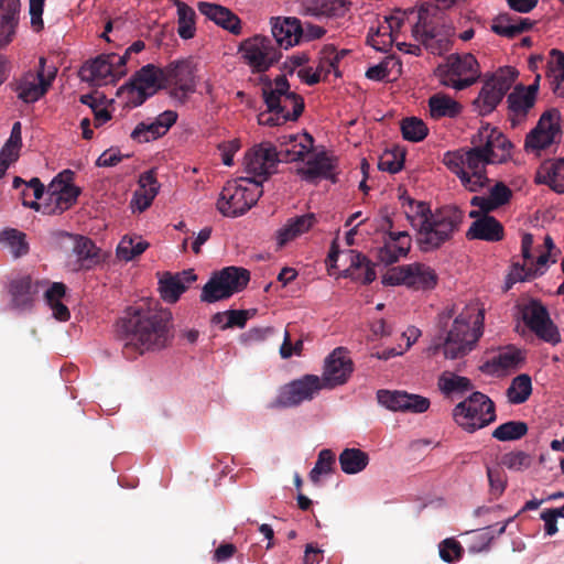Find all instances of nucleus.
Segmentation results:
<instances>
[{
    "instance_id": "nucleus-36",
    "label": "nucleus",
    "mask_w": 564,
    "mask_h": 564,
    "mask_svg": "<svg viewBox=\"0 0 564 564\" xmlns=\"http://www.w3.org/2000/svg\"><path fill=\"white\" fill-rule=\"evenodd\" d=\"M546 78L553 93L564 98V53L557 48L550 51V59L546 63Z\"/></svg>"
},
{
    "instance_id": "nucleus-59",
    "label": "nucleus",
    "mask_w": 564,
    "mask_h": 564,
    "mask_svg": "<svg viewBox=\"0 0 564 564\" xmlns=\"http://www.w3.org/2000/svg\"><path fill=\"white\" fill-rule=\"evenodd\" d=\"M501 464L510 470H522L531 465V456L522 451L506 453L501 457Z\"/></svg>"
},
{
    "instance_id": "nucleus-5",
    "label": "nucleus",
    "mask_w": 564,
    "mask_h": 564,
    "mask_svg": "<svg viewBox=\"0 0 564 564\" xmlns=\"http://www.w3.org/2000/svg\"><path fill=\"white\" fill-rule=\"evenodd\" d=\"M261 182L240 177L226 183L217 200V209L226 217L247 213L262 196Z\"/></svg>"
},
{
    "instance_id": "nucleus-12",
    "label": "nucleus",
    "mask_w": 564,
    "mask_h": 564,
    "mask_svg": "<svg viewBox=\"0 0 564 564\" xmlns=\"http://www.w3.org/2000/svg\"><path fill=\"white\" fill-rule=\"evenodd\" d=\"M46 58L40 57L39 70L36 73L28 72L12 84L18 98L25 104H32L43 97L48 90L52 82L55 79L57 69L51 67L46 70Z\"/></svg>"
},
{
    "instance_id": "nucleus-19",
    "label": "nucleus",
    "mask_w": 564,
    "mask_h": 564,
    "mask_svg": "<svg viewBox=\"0 0 564 564\" xmlns=\"http://www.w3.org/2000/svg\"><path fill=\"white\" fill-rule=\"evenodd\" d=\"M75 173L72 170H64L59 172L50 183L47 194L54 207L46 205L43 207V213L46 214H62L69 209L76 202L82 191L75 186Z\"/></svg>"
},
{
    "instance_id": "nucleus-53",
    "label": "nucleus",
    "mask_w": 564,
    "mask_h": 564,
    "mask_svg": "<svg viewBox=\"0 0 564 564\" xmlns=\"http://www.w3.org/2000/svg\"><path fill=\"white\" fill-rule=\"evenodd\" d=\"M334 464H335L334 453L328 448L322 449L318 453V457L315 463V466L310 471L311 481L316 485L319 482V478L322 475L332 474L333 469H334Z\"/></svg>"
},
{
    "instance_id": "nucleus-17",
    "label": "nucleus",
    "mask_w": 564,
    "mask_h": 564,
    "mask_svg": "<svg viewBox=\"0 0 564 564\" xmlns=\"http://www.w3.org/2000/svg\"><path fill=\"white\" fill-rule=\"evenodd\" d=\"M560 121L561 112L558 109L551 108L544 111L535 128L525 138V150L528 152H538L557 142L562 135Z\"/></svg>"
},
{
    "instance_id": "nucleus-35",
    "label": "nucleus",
    "mask_w": 564,
    "mask_h": 564,
    "mask_svg": "<svg viewBox=\"0 0 564 564\" xmlns=\"http://www.w3.org/2000/svg\"><path fill=\"white\" fill-rule=\"evenodd\" d=\"M533 22L528 18H512L509 14H500L494 20L491 30L501 36L513 39L514 36L529 31Z\"/></svg>"
},
{
    "instance_id": "nucleus-15",
    "label": "nucleus",
    "mask_w": 564,
    "mask_h": 564,
    "mask_svg": "<svg viewBox=\"0 0 564 564\" xmlns=\"http://www.w3.org/2000/svg\"><path fill=\"white\" fill-rule=\"evenodd\" d=\"M521 318L525 326L535 336L553 346L561 343V334L557 326L550 317L546 307L539 301L532 300L521 307Z\"/></svg>"
},
{
    "instance_id": "nucleus-58",
    "label": "nucleus",
    "mask_w": 564,
    "mask_h": 564,
    "mask_svg": "<svg viewBox=\"0 0 564 564\" xmlns=\"http://www.w3.org/2000/svg\"><path fill=\"white\" fill-rule=\"evenodd\" d=\"M404 164V153L400 151H387L384 152L378 163V167L381 171L389 173H398L402 170Z\"/></svg>"
},
{
    "instance_id": "nucleus-26",
    "label": "nucleus",
    "mask_w": 564,
    "mask_h": 564,
    "mask_svg": "<svg viewBox=\"0 0 564 564\" xmlns=\"http://www.w3.org/2000/svg\"><path fill=\"white\" fill-rule=\"evenodd\" d=\"M314 139L308 133L289 134L279 138L281 147L279 153L280 162H295L304 160L313 148Z\"/></svg>"
},
{
    "instance_id": "nucleus-39",
    "label": "nucleus",
    "mask_w": 564,
    "mask_h": 564,
    "mask_svg": "<svg viewBox=\"0 0 564 564\" xmlns=\"http://www.w3.org/2000/svg\"><path fill=\"white\" fill-rule=\"evenodd\" d=\"M507 102L509 110L508 119L513 128L523 122L529 111L534 107V102L531 98H527L522 95L520 88H514V90L508 95Z\"/></svg>"
},
{
    "instance_id": "nucleus-24",
    "label": "nucleus",
    "mask_w": 564,
    "mask_h": 564,
    "mask_svg": "<svg viewBox=\"0 0 564 564\" xmlns=\"http://www.w3.org/2000/svg\"><path fill=\"white\" fill-rule=\"evenodd\" d=\"M115 57L116 54H101L95 59L86 62L79 70L82 79L96 85L113 82L116 79L113 75Z\"/></svg>"
},
{
    "instance_id": "nucleus-30",
    "label": "nucleus",
    "mask_w": 564,
    "mask_h": 564,
    "mask_svg": "<svg viewBox=\"0 0 564 564\" xmlns=\"http://www.w3.org/2000/svg\"><path fill=\"white\" fill-rule=\"evenodd\" d=\"M199 12L217 25L238 35L241 33V20L228 8L210 2H199Z\"/></svg>"
},
{
    "instance_id": "nucleus-22",
    "label": "nucleus",
    "mask_w": 564,
    "mask_h": 564,
    "mask_svg": "<svg viewBox=\"0 0 564 564\" xmlns=\"http://www.w3.org/2000/svg\"><path fill=\"white\" fill-rule=\"evenodd\" d=\"M426 14L427 10L425 9L419 11V21L412 30L413 34L432 54L442 55L449 50V34L442 33L441 30L427 22Z\"/></svg>"
},
{
    "instance_id": "nucleus-33",
    "label": "nucleus",
    "mask_w": 564,
    "mask_h": 564,
    "mask_svg": "<svg viewBox=\"0 0 564 564\" xmlns=\"http://www.w3.org/2000/svg\"><path fill=\"white\" fill-rule=\"evenodd\" d=\"M316 223L314 214L308 213L290 218L286 224L278 231V245L280 247L295 239L300 235L308 231Z\"/></svg>"
},
{
    "instance_id": "nucleus-54",
    "label": "nucleus",
    "mask_w": 564,
    "mask_h": 564,
    "mask_svg": "<svg viewBox=\"0 0 564 564\" xmlns=\"http://www.w3.org/2000/svg\"><path fill=\"white\" fill-rule=\"evenodd\" d=\"M408 392L405 391H390V390H378L377 400L379 404L391 411H401L403 409V402L406 401Z\"/></svg>"
},
{
    "instance_id": "nucleus-41",
    "label": "nucleus",
    "mask_w": 564,
    "mask_h": 564,
    "mask_svg": "<svg viewBox=\"0 0 564 564\" xmlns=\"http://www.w3.org/2000/svg\"><path fill=\"white\" fill-rule=\"evenodd\" d=\"M73 252L77 257V262L80 269L88 270L96 265L100 260L99 249L91 239L84 236L75 238Z\"/></svg>"
},
{
    "instance_id": "nucleus-49",
    "label": "nucleus",
    "mask_w": 564,
    "mask_h": 564,
    "mask_svg": "<svg viewBox=\"0 0 564 564\" xmlns=\"http://www.w3.org/2000/svg\"><path fill=\"white\" fill-rule=\"evenodd\" d=\"M528 433V425L522 421H508L497 426L492 437L500 442L518 441Z\"/></svg>"
},
{
    "instance_id": "nucleus-47",
    "label": "nucleus",
    "mask_w": 564,
    "mask_h": 564,
    "mask_svg": "<svg viewBox=\"0 0 564 564\" xmlns=\"http://www.w3.org/2000/svg\"><path fill=\"white\" fill-rule=\"evenodd\" d=\"M532 392V381L529 375L517 376L507 389L508 401L512 404L524 403Z\"/></svg>"
},
{
    "instance_id": "nucleus-29",
    "label": "nucleus",
    "mask_w": 564,
    "mask_h": 564,
    "mask_svg": "<svg viewBox=\"0 0 564 564\" xmlns=\"http://www.w3.org/2000/svg\"><path fill=\"white\" fill-rule=\"evenodd\" d=\"M505 237L502 224L490 215L475 217L469 229L466 232L468 240H484L488 242H498Z\"/></svg>"
},
{
    "instance_id": "nucleus-18",
    "label": "nucleus",
    "mask_w": 564,
    "mask_h": 564,
    "mask_svg": "<svg viewBox=\"0 0 564 564\" xmlns=\"http://www.w3.org/2000/svg\"><path fill=\"white\" fill-rule=\"evenodd\" d=\"M280 162L279 153L270 142H262L251 148L245 155V170L251 177L261 182V185L270 175L275 173L278 163Z\"/></svg>"
},
{
    "instance_id": "nucleus-16",
    "label": "nucleus",
    "mask_w": 564,
    "mask_h": 564,
    "mask_svg": "<svg viewBox=\"0 0 564 564\" xmlns=\"http://www.w3.org/2000/svg\"><path fill=\"white\" fill-rule=\"evenodd\" d=\"M163 83L170 87V96L180 104H185L196 91L194 67L189 61L170 63L163 73Z\"/></svg>"
},
{
    "instance_id": "nucleus-20",
    "label": "nucleus",
    "mask_w": 564,
    "mask_h": 564,
    "mask_svg": "<svg viewBox=\"0 0 564 564\" xmlns=\"http://www.w3.org/2000/svg\"><path fill=\"white\" fill-rule=\"evenodd\" d=\"M163 73L164 68L161 69L152 64H148L133 75L130 84L120 88L119 94L127 91L129 102L133 107H138L161 87Z\"/></svg>"
},
{
    "instance_id": "nucleus-46",
    "label": "nucleus",
    "mask_w": 564,
    "mask_h": 564,
    "mask_svg": "<svg viewBox=\"0 0 564 564\" xmlns=\"http://www.w3.org/2000/svg\"><path fill=\"white\" fill-rule=\"evenodd\" d=\"M159 285L162 299L169 303H175L186 291V284L181 276L169 272L160 279Z\"/></svg>"
},
{
    "instance_id": "nucleus-8",
    "label": "nucleus",
    "mask_w": 564,
    "mask_h": 564,
    "mask_svg": "<svg viewBox=\"0 0 564 564\" xmlns=\"http://www.w3.org/2000/svg\"><path fill=\"white\" fill-rule=\"evenodd\" d=\"M249 281V270L241 267H226L212 274L210 279L202 290L200 301L215 303L221 300H227L235 293L241 292L246 289Z\"/></svg>"
},
{
    "instance_id": "nucleus-42",
    "label": "nucleus",
    "mask_w": 564,
    "mask_h": 564,
    "mask_svg": "<svg viewBox=\"0 0 564 564\" xmlns=\"http://www.w3.org/2000/svg\"><path fill=\"white\" fill-rule=\"evenodd\" d=\"M338 460L345 474L354 475L362 471L367 467L369 456L359 448H345L339 454Z\"/></svg>"
},
{
    "instance_id": "nucleus-28",
    "label": "nucleus",
    "mask_w": 564,
    "mask_h": 564,
    "mask_svg": "<svg viewBox=\"0 0 564 564\" xmlns=\"http://www.w3.org/2000/svg\"><path fill=\"white\" fill-rule=\"evenodd\" d=\"M271 31L274 39L273 43L279 50L297 44L303 34V29L296 18H272Z\"/></svg>"
},
{
    "instance_id": "nucleus-62",
    "label": "nucleus",
    "mask_w": 564,
    "mask_h": 564,
    "mask_svg": "<svg viewBox=\"0 0 564 564\" xmlns=\"http://www.w3.org/2000/svg\"><path fill=\"white\" fill-rule=\"evenodd\" d=\"M470 204L479 208V210H471L469 213L470 218L489 215V213L500 208L489 196H474L470 199Z\"/></svg>"
},
{
    "instance_id": "nucleus-43",
    "label": "nucleus",
    "mask_w": 564,
    "mask_h": 564,
    "mask_svg": "<svg viewBox=\"0 0 564 564\" xmlns=\"http://www.w3.org/2000/svg\"><path fill=\"white\" fill-rule=\"evenodd\" d=\"M19 4L15 1H10L4 8L3 13L0 15V45H8L15 33L18 25Z\"/></svg>"
},
{
    "instance_id": "nucleus-51",
    "label": "nucleus",
    "mask_w": 564,
    "mask_h": 564,
    "mask_svg": "<svg viewBox=\"0 0 564 564\" xmlns=\"http://www.w3.org/2000/svg\"><path fill=\"white\" fill-rule=\"evenodd\" d=\"M401 132L404 140L420 142L426 138L429 128L422 119L410 117L402 120Z\"/></svg>"
},
{
    "instance_id": "nucleus-13",
    "label": "nucleus",
    "mask_w": 564,
    "mask_h": 564,
    "mask_svg": "<svg viewBox=\"0 0 564 564\" xmlns=\"http://www.w3.org/2000/svg\"><path fill=\"white\" fill-rule=\"evenodd\" d=\"M437 276L435 271L423 263H411L393 267L382 276L384 285H400L415 290H430L436 285Z\"/></svg>"
},
{
    "instance_id": "nucleus-14",
    "label": "nucleus",
    "mask_w": 564,
    "mask_h": 564,
    "mask_svg": "<svg viewBox=\"0 0 564 564\" xmlns=\"http://www.w3.org/2000/svg\"><path fill=\"white\" fill-rule=\"evenodd\" d=\"M316 375H305L283 386L276 398L270 403L271 409H286L311 401L324 388Z\"/></svg>"
},
{
    "instance_id": "nucleus-34",
    "label": "nucleus",
    "mask_w": 564,
    "mask_h": 564,
    "mask_svg": "<svg viewBox=\"0 0 564 564\" xmlns=\"http://www.w3.org/2000/svg\"><path fill=\"white\" fill-rule=\"evenodd\" d=\"M536 182L549 185L556 193H564V158L544 162L538 170Z\"/></svg>"
},
{
    "instance_id": "nucleus-25",
    "label": "nucleus",
    "mask_w": 564,
    "mask_h": 564,
    "mask_svg": "<svg viewBox=\"0 0 564 564\" xmlns=\"http://www.w3.org/2000/svg\"><path fill=\"white\" fill-rule=\"evenodd\" d=\"M40 286V282L33 281L29 275L12 280L9 284L12 307L19 311L31 310Z\"/></svg>"
},
{
    "instance_id": "nucleus-23",
    "label": "nucleus",
    "mask_w": 564,
    "mask_h": 564,
    "mask_svg": "<svg viewBox=\"0 0 564 564\" xmlns=\"http://www.w3.org/2000/svg\"><path fill=\"white\" fill-rule=\"evenodd\" d=\"M412 245V239L406 231L389 230L384 237L383 246L378 249L377 258L386 265L398 262L406 257Z\"/></svg>"
},
{
    "instance_id": "nucleus-7",
    "label": "nucleus",
    "mask_w": 564,
    "mask_h": 564,
    "mask_svg": "<svg viewBox=\"0 0 564 564\" xmlns=\"http://www.w3.org/2000/svg\"><path fill=\"white\" fill-rule=\"evenodd\" d=\"M262 97L270 111L289 117L288 121H296L305 107L303 97L290 91V84L285 75L278 76L273 82L267 78L262 88Z\"/></svg>"
},
{
    "instance_id": "nucleus-32",
    "label": "nucleus",
    "mask_w": 564,
    "mask_h": 564,
    "mask_svg": "<svg viewBox=\"0 0 564 564\" xmlns=\"http://www.w3.org/2000/svg\"><path fill=\"white\" fill-rule=\"evenodd\" d=\"M138 183L139 188L134 192L133 202L138 210L143 212L151 206L160 189L155 170H149L142 173Z\"/></svg>"
},
{
    "instance_id": "nucleus-40",
    "label": "nucleus",
    "mask_w": 564,
    "mask_h": 564,
    "mask_svg": "<svg viewBox=\"0 0 564 564\" xmlns=\"http://www.w3.org/2000/svg\"><path fill=\"white\" fill-rule=\"evenodd\" d=\"M345 276L361 280L364 284H369L376 279V271L366 256L350 251V267L345 270Z\"/></svg>"
},
{
    "instance_id": "nucleus-44",
    "label": "nucleus",
    "mask_w": 564,
    "mask_h": 564,
    "mask_svg": "<svg viewBox=\"0 0 564 564\" xmlns=\"http://www.w3.org/2000/svg\"><path fill=\"white\" fill-rule=\"evenodd\" d=\"M177 8V33L183 40H189L195 36V11L185 2L175 0Z\"/></svg>"
},
{
    "instance_id": "nucleus-48",
    "label": "nucleus",
    "mask_w": 564,
    "mask_h": 564,
    "mask_svg": "<svg viewBox=\"0 0 564 564\" xmlns=\"http://www.w3.org/2000/svg\"><path fill=\"white\" fill-rule=\"evenodd\" d=\"M22 126L20 121L13 123L11 133L0 151V160L11 164L19 159V151L22 147Z\"/></svg>"
},
{
    "instance_id": "nucleus-2",
    "label": "nucleus",
    "mask_w": 564,
    "mask_h": 564,
    "mask_svg": "<svg viewBox=\"0 0 564 564\" xmlns=\"http://www.w3.org/2000/svg\"><path fill=\"white\" fill-rule=\"evenodd\" d=\"M471 144L470 149L464 150V163L468 172L487 173V165L506 163L511 159V141L489 123L482 124L473 135Z\"/></svg>"
},
{
    "instance_id": "nucleus-55",
    "label": "nucleus",
    "mask_w": 564,
    "mask_h": 564,
    "mask_svg": "<svg viewBox=\"0 0 564 564\" xmlns=\"http://www.w3.org/2000/svg\"><path fill=\"white\" fill-rule=\"evenodd\" d=\"M523 361V355L521 350L516 348H509L506 351L499 352L491 361L495 370H508L517 368Z\"/></svg>"
},
{
    "instance_id": "nucleus-45",
    "label": "nucleus",
    "mask_w": 564,
    "mask_h": 564,
    "mask_svg": "<svg viewBox=\"0 0 564 564\" xmlns=\"http://www.w3.org/2000/svg\"><path fill=\"white\" fill-rule=\"evenodd\" d=\"M549 261V253H541L536 260L533 259L528 261V263L520 264L518 262L513 263L511 275L517 281H527L534 279L536 275L542 274L544 268Z\"/></svg>"
},
{
    "instance_id": "nucleus-57",
    "label": "nucleus",
    "mask_w": 564,
    "mask_h": 564,
    "mask_svg": "<svg viewBox=\"0 0 564 564\" xmlns=\"http://www.w3.org/2000/svg\"><path fill=\"white\" fill-rule=\"evenodd\" d=\"M440 557L446 563H455L464 555V547L454 538L443 540L438 545Z\"/></svg>"
},
{
    "instance_id": "nucleus-10",
    "label": "nucleus",
    "mask_w": 564,
    "mask_h": 564,
    "mask_svg": "<svg viewBox=\"0 0 564 564\" xmlns=\"http://www.w3.org/2000/svg\"><path fill=\"white\" fill-rule=\"evenodd\" d=\"M518 75L519 72L514 67L506 66L484 83L478 97L474 101V106L480 116L489 115L496 109L512 87Z\"/></svg>"
},
{
    "instance_id": "nucleus-4",
    "label": "nucleus",
    "mask_w": 564,
    "mask_h": 564,
    "mask_svg": "<svg viewBox=\"0 0 564 564\" xmlns=\"http://www.w3.org/2000/svg\"><path fill=\"white\" fill-rule=\"evenodd\" d=\"M484 314L478 311L473 314L469 310L459 314L453 323L442 345L447 359H458L474 349L482 335Z\"/></svg>"
},
{
    "instance_id": "nucleus-3",
    "label": "nucleus",
    "mask_w": 564,
    "mask_h": 564,
    "mask_svg": "<svg viewBox=\"0 0 564 564\" xmlns=\"http://www.w3.org/2000/svg\"><path fill=\"white\" fill-rule=\"evenodd\" d=\"M464 212L455 205H446L434 210L423 231L416 237L420 249L430 252L451 241L459 230Z\"/></svg>"
},
{
    "instance_id": "nucleus-61",
    "label": "nucleus",
    "mask_w": 564,
    "mask_h": 564,
    "mask_svg": "<svg viewBox=\"0 0 564 564\" xmlns=\"http://www.w3.org/2000/svg\"><path fill=\"white\" fill-rule=\"evenodd\" d=\"M487 476L490 485L491 495L500 497L507 486L506 474L499 468L487 467Z\"/></svg>"
},
{
    "instance_id": "nucleus-64",
    "label": "nucleus",
    "mask_w": 564,
    "mask_h": 564,
    "mask_svg": "<svg viewBox=\"0 0 564 564\" xmlns=\"http://www.w3.org/2000/svg\"><path fill=\"white\" fill-rule=\"evenodd\" d=\"M443 162L458 177L460 176V172H466L464 163V149L454 152H446Z\"/></svg>"
},
{
    "instance_id": "nucleus-27",
    "label": "nucleus",
    "mask_w": 564,
    "mask_h": 564,
    "mask_svg": "<svg viewBox=\"0 0 564 564\" xmlns=\"http://www.w3.org/2000/svg\"><path fill=\"white\" fill-rule=\"evenodd\" d=\"M351 7L349 0H303L301 13L314 18H343Z\"/></svg>"
},
{
    "instance_id": "nucleus-56",
    "label": "nucleus",
    "mask_w": 564,
    "mask_h": 564,
    "mask_svg": "<svg viewBox=\"0 0 564 564\" xmlns=\"http://www.w3.org/2000/svg\"><path fill=\"white\" fill-rule=\"evenodd\" d=\"M162 129L159 127V123L153 121L150 123L140 122L137 124V127L131 132L130 137L134 141H138L140 143L142 142H149L152 140H156L164 135Z\"/></svg>"
},
{
    "instance_id": "nucleus-50",
    "label": "nucleus",
    "mask_w": 564,
    "mask_h": 564,
    "mask_svg": "<svg viewBox=\"0 0 564 564\" xmlns=\"http://www.w3.org/2000/svg\"><path fill=\"white\" fill-rule=\"evenodd\" d=\"M149 247L141 238L123 237L117 247V257L120 260L131 261L142 254Z\"/></svg>"
},
{
    "instance_id": "nucleus-9",
    "label": "nucleus",
    "mask_w": 564,
    "mask_h": 564,
    "mask_svg": "<svg viewBox=\"0 0 564 564\" xmlns=\"http://www.w3.org/2000/svg\"><path fill=\"white\" fill-rule=\"evenodd\" d=\"M436 75L442 85L463 90L470 87L480 76L479 64L476 57L470 54H452L446 63L440 65Z\"/></svg>"
},
{
    "instance_id": "nucleus-38",
    "label": "nucleus",
    "mask_w": 564,
    "mask_h": 564,
    "mask_svg": "<svg viewBox=\"0 0 564 564\" xmlns=\"http://www.w3.org/2000/svg\"><path fill=\"white\" fill-rule=\"evenodd\" d=\"M429 109L431 117L438 120L444 117L456 118L460 115L463 107L452 97L437 93L429 98Z\"/></svg>"
},
{
    "instance_id": "nucleus-31",
    "label": "nucleus",
    "mask_w": 564,
    "mask_h": 564,
    "mask_svg": "<svg viewBox=\"0 0 564 564\" xmlns=\"http://www.w3.org/2000/svg\"><path fill=\"white\" fill-rule=\"evenodd\" d=\"M335 167V161L325 152H321L312 155L306 162V167L300 170V173L307 181L323 177L336 182Z\"/></svg>"
},
{
    "instance_id": "nucleus-11",
    "label": "nucleus",
    "mask_w": 564,
    "mask_h": 564,
    "mask_svg": "<svg viewBox=\"0 0 564 564\" xmlns=\"http://www.w3.org/2000/svg\"><path fill=\"white\" fill-rule=\"evenodd\" d=\"M239 53L253 74L267 72L282 56L273 40L263 35H254L242 41Z\"/></svg>"
},
{
    "instance_id": "nucleus-6",
    "label": "nucleus",
    "mask_w": 564,
    "mask_h": 564,
    "mask_svg": "<svg viewBox=\"0 0 564 564\" xmlns=\"http://www.w3.org/2000/svg\"><path fill=\"white\" fill-rule=\"evenodd\" d=\"M453 419L464 431L474 433L496 421V405L482 392H473L453 409Z\"/></svg>"
},
{
    "instance_id": "nucleus-63",
    "label": "nucleus",
    "mask_w": 564,
    "mask_h": 564,
    "mask_svg": "<svg viewBox=\"0 0 564 564\" xmlns=\"http://www.w3.org/2000/svg\"><path fill=\"white\" fill-rule=\"evenodd\" d=\"M406 401L403 402L402 412H411V413H424L430 408V400L425 397L419 394L408 393Z\"/></svg>"
},
{
    "instance_id": "nucleus-21",
    "label": "nucleus",
    "mask_w": 564,
    "mask_h": 564,
    "mask_svg": "<svg viewBox=\"0 0 564 564\" xmlns=\"http://www.w3.org/2000/svg\"><path fill=\"white\" fill-rule=\"evenodd\" d=\"M354 371L349 351L344 347L335 348L325 359L323 375L319 377L324 389H333L347 382Z\"/></svg>"
},
{
    "instance_id": "nucleus-1",
    "label": "nucleus",
    "mask_w": 564,
    "mask_h": 564,
    "mask_svg": "<svg viewBox=\"0 0 564 564\" xmlns=\"http://www.w3.org/2000/svg\"><path fill=\"white\" fill-rule=\"evenodd\" d=\"M122 355L133 360L145 351L165 348L173 338L172 314L158 303L130 306L117 323Z\"/></svg>"
},
{
    "instance_id": "nucleus-37",
    "label": "nucleus",
    "mask_w": 564,
    "mask_h": 564,
    "mask_svg": "<svg viewBox=\"0 0 564 564\" xmlns=\"http://www.w3.org/2000/svg\"><path fill=\"white\" fill-rule=\"evenodd\" d=\"M402 207L404 208V213L406 219L411 224V226L417 231L416 237L421 235L423 231V227H425L430 217L434 212H432L430 205L422 200H415L411 197H408L403 200Z\"/></svg>"
},
{
    "instance_id": "nucleus-52",
    "label": "nucleus",
    "mask_w": 564,
    "mask_h": 564,
    "mask_svg": "<svg viewBox=\"0 0 564 564\" xmlns=\"http://www.w3.org/2000/svg\"><path fill=\"white\" fill-rule=\"evenodd\" d=\"M438 387L443 393L451 394L453 392L468 391L473 388V383L466 377L445 371L438 379Z\"/></svg>"
},
{
    "instance_id": "nucleus-60",
    "label": "nucleus",
    "mask_w": 564,
    "mask_h": 564,
    "mask_svg": "<svg viewBox=\"0 0 564 564\" xmlns=\"http://www.w3.org/2000/svg\"><path fill=\"white\" fill-rule=\"evenodd\" d=\"M463 184V186L469 192H479L485 186H487L490 180L487 176V173H478V172H460V176L458 177Z\"/></svg>"
}]
</instances>
